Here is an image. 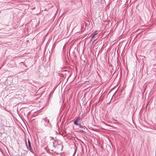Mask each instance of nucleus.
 Listing matches in <instances>:
<instances>
[{"mask_svg":"<svg viewBox=\"0 0 156 156\" xmlns=\"http://www.w3.org/2000/svg\"><path fill=\"white\" fill-rule=\"evenodd\" d=\"M74 124L76 125V126H78L79 125V124L80 123V122H79V123L78 122L76 121V120H75L74 122Z\"/></svg>","mask_w":156,"mask_h":156,"instance_id":"f257e3e1","label":"nucleus"},{"mask_svg":"<svg viewBox=\"0 0 156 156\" xmlns=\"http://www.w3.org/2000/svg\"><path fill=\"white\" fill-rule=\"evenodd\" d=\"M28 147H29V149L30 150V149H31V147L30 143V142L29 140L28 141Z\"/></svg>","mask_w":156,"mask_h":156,"instance_id":"f03ea898","label":"nucleus"},{"mask_svg":"<svg viewBox=\"0 0 156 156\" xmlns=\"http://www.w3.org/2000/svg\"><path fill=\"white\" fill-rule=\"evenodd\" d=\"M80 120V117H78L77 119L75 120L78 122H79V121Z\"/></svg>","mask_w":156,"mask_h":156,"instance_id":"7ed1b4c3","label":"nucleus"},{"mask_svg":"<svg viewBox=\"0 0 156 156\" xmlns=\"http://www.w3.org/2000/svg\"><path fill=\"white\" fill-rule=\"evenodd\" d=\"M78 126H79V127L80 128H82L83 127V126L81 125L80 123Z\"/></svg>","mask_w":156,"mask_h":156,"instance_id":"20e7f679","label":"nucleus"},{"mask_svg":"<svg viewBox=\"0 0 156 156\" xmlns=\"http://www.w3.org/2000/svg\"><path fill=\"white\" fill-rule=\"evenodd\" d=\"M97 34V33L95 34L92 36V38H93L94 36Z\"/></svg>","mask_w":156,"mask_h":156,"instance_id":"39448f33","label":"nucleus"}]
</instances>
